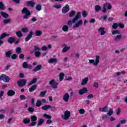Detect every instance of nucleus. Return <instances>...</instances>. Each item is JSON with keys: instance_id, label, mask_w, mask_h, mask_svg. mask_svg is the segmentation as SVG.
<instances>
[{"instance_id": "f257e3e1", "label": "nucleus", "mask_w": 127, "mask_h": 127, "mask_svg": "<svg viewBox=\"0 0 127 127\" xmlns=\"http://www.w3.org/2000/svg\"><path fill=\"white\" fill-rule=\"evenodd\" d=\"M81 17H82L81 12H78L72 20H69L67 21V25L68 27L72 26V24H73V23H76V21H78Z\"/></svg>"}, {"instance_id": "f03ea898", "label": "nucleus", "mask_w": 127, "mask_h": 127, "mask_svg": "<svg viewBox=\"0 0 127 127\" xmlns=\"http://www.w3.org/2000/svg\"><path fill=\"white\" fill-rule=\"evenodd\" d=\"M22 13H24L25 15L23 17V19H27L28 18V16L31 15V13L30 11L28 10V9L26 7H24L22 9Z\"/></svg>"}, {"instance_id": "7ed1b4c3", "label": "nucleus", "mask_w": 127, "mask_h": 127, "mask_svg": "<svg viewBox=\"0 0 127 127\" xmlns=\"http://www.w3.org/2000/svg\"><path fill=\"white\" fill-rule=\"evenodd\" d=\"M107 7L108 10L111 9L112 8V4L108 2H106L104 4H103V6L102 9V12H103V13H106V12H107Z\"/></svg>"}, {"instance_id": "20e7f679", "label": "nucleus", "mask_w": 127, "mask_h": 127, "mask_svg": "<svg viewBox=\"0 0 127 127\" xmlns=\"http://www.w3.org/2000/svg\"><path fill=\"white\" fill-rule=\"evenodd\" d=\"M90 64H93L94 66H98L99 63H100V56H96L95 61L94 60H89Z\"/></svg>"}, {"instance_id": "39448f33", "label": "nucleus", "mask_w": 127, "mask_h": 127, "mask_svg": "<svg viewBox=\"0 0 127 127\" xmlns=\"http://www.w3.org/2000/svg\"><path fill=\"white\" fill-rule=\"evenodd\" d=\"M70 117H71V112L66 110L64 112V114L62 116V118L63 120H64V121H68Z\"/></svg>"}, {"instance_id": "423d86ee", "label": "nucleus", "mask_w": 127, "mask_h": 127, "mask_svg": "<svg viewBox=\"0 0 127 127\" xmlns=\"http://www.w3.org/2000/svg\"><path fill=\"white\" fill-rule=\"evenodd\" d=\"M31 124L29 125V127H35L36 126V121H37V117L35 116H31Z\"/></svg>"}, {"instance_id": "0eeeda50", "label": "nucleus", "mask_w": 127, "mask_h": 127, "mask_svg": "<svg viewBox=\"0 0 127 127\" xmlns=\"http://www.w3.org/2000/svg\"><path fill=\"white\" fill-rule=\"evenodd\" d=\"M49 85L53 89H57L58 88V83L55 82V80L54 79L50 81Z\"/></svg>"}, {"instance_id": "6e6552de", "label": "nucleus", "mask_w": 127, "mask_h": 127, "mask_svg": "<svg viewBox=\"0 0 127 127\" xmlns=\"http://www.w3.org/2000/svg\"><path fill=\"white\" fill-rule=\"evenodd\" d=\"M26 82H27L26 79L20 80L19 81H17L18 86H19V87H23V86H25Z\"/></svg>"}, {"instance_id": "1a4fd4ad", "label": "nucleus", "mask_w": 127, "mask_h": 127, "mask_svg": "<svg viewBox=\"0 0 127 127\" xmlns=\"http://www.w3.org/2000/svg\"><path fill=\"white\" fill-rule=\"evenodd\" d=\"M83 24V20L80 19L73 25L74 28H78Z\"/></svg>"}, {"instance_id": "9d476101", "label": "nucleus", "mask_w": 127, "mask_h": 127, "mask_svg": "<svg viewBox=\"0 0 127 127\" xmlns=\"http://www.w3.org/2000/svg\"><path fill=\"white\" fill-rule=\"evenodd\" d=\"M70 98V95L68 93H65L63 96V100L64 102L67 103L69 102V99Z\"/></svg>"}, {"instance_id": "9b49d317", "label": "nucleus", "mask_w": 127, "mask_h": 127, "mask_svg": "<svg viewBox=\"0 0 127 127\" xmlns=\"http://www.w3.org/2000/svg\"><path fill=\"white\" fill-rule=\"evenodd\" d=\"M69 9L70 7H69V5L66 4L65 6H64L62 9V11L63 13H66V12H68Z\"/></svg>"}, {"instance_id": "f8f14e48", "label": "nucleus", "mask_w": 127, "mask_h": 127, "mask_svg": "<svg viewBox=\"0 0 127 127\" xmlns=\"http://www.w3.org/2000/svg\"><path fill=\"white\" fill-rule=\"evenodd\" d=\"M125 73L126 71L125 70H123L121 72H117L113 74V77L116 78L117 77V76H120L121 74H122L123 75H125Z\"/></svg>"}, {"instance_id": "ddd939ff", "label": "nucleus", "mask_w": 127, "mask_h": 127, "mask_svg": "<svg viewBox=\"0 0 127 127\" xmlns=\"http://www.w3.org/2000/svg\"><path fill=\"white\" fill-rule=\"evenodd\" d=\"M122 34L117 35L116 36L114 37V41L115 42H119L122 39Z\"/></svg>"}, {"instance_id": "4468645a", "label": "nucleus", "mask_w": 127, "mask_h": 127, "mask_svg": "<svg viewBox=\"0 0 127 127\" xmlns=\"http://www.w3.org/2000/svg\"><path fill=\"white\" fill-rule=\"evenodd\" d=\"M88 92V90L86 87H84L83 89L79 90V95H83V94H85Z\"/></svg>"}, {"instance_id": "2eb2a0df", "label": "nucleus", "mask_w": 127, "mask_h": 127, "mask_svg": "<svg viewBox=\"0 0 127 127\" xmlns=\"http://www.w3.org/2000/svg\"><path fill=\"white\" fill-rule=\"evenodd\" d=\"M33 35V32L30 31L27 36L25 38V41H28V40H30V39L32 37V36Z\"/></svg>"}, {"instance_id": "dca6fc26", "label": "nucleus", "mask_w": 127, "mask_h": 127, "mask_svg": "<svg viewBox=\"0 0 127 127\" xmlns=\"http://www.w3.org/2000/svg\"><path fill=\"white\" fill-rule=\"evenodd\" d=\"M109 110V107H108V106H106L105 107L101 108H99V111L100 112H103V113H107L108 112V111Z\"/></svg>"}, {"instance_id": "f3484780", "label": "nucleus", "mask_w": 127, "mask_h": 127, "mask_svg": "<svg viewBox=\"0 0 127 127\" xmlns=\"http://www.w3.org/2000/svg\"><path fill=\"white\" fill-rule=\"evenodd\" d=\"M58 62V60L56 58H51L49 60L48 63L51 64L52 63H57Z\"/></svg>"}, {"instance_id": "a211bd4d", "label": "nucleus", "mask_w": 127, "mask_h": 127, "mask_svg": "<svg viewBox=\"0 0 127 127\" xmlns=\"http://www.w3.org/2000/svg\"><path fill=\"white\" fill-rule=\"evenodd\" d=\"M98 31L100 32L101 35H105L106 34V31H105L104 27H101L98 29Z\"/></svg>"}, {"instance_id": "6ab92c4d", "label": "nucleus", "mask_w": 127, "mask_h": 127, "mask_svg": "<svg viewBox=\"0 0 127 127\" xmlns=\"http://www.w3.org/2000/svg\"><path fill=\"white\" fill-rule=\"evenodd\" d=\"M41 68H42V65H41V64H38L37 65L36 67H35L33 69V71H34V72H37V71H39L40 70H41Z\"/></svg>"}, {"instance_id": "aec40b11", "label": "nucleus", "mask_w": 127, "mask_h": 127, "mask_svg": "<svg viewBox=\"0 0 127 127\" xmlns=\"http://www.w3.org/2000/svg\"><path fill=\"white\" fill-rule=\"evenodd\" d=\"M15 94V92L13 90H9L7 91V95L9 96V97H11L12 96H14Z\"/></svg>"}, {"instance_id": "412c9836", "label": "nucleus", "mask_w": 127, "mask_h": 127, "mask_svg": "<svg viewBox=\"0 0 127 127\" xmlns=\"http://www.w3.org/2000/svg\"><path fill=\"white\" fill-rule=\"evenodd\" d=\"M88 81H89V78L86 77L84 79H82L81 81V85L82 86H84V85H86L87 83H88Z\"/></svg>"}, {"instance_id": "4be33fe9", "label": "nucleus", "mask_w": 127, "mask_h": 127, "mask_svg": "<svg viewBox=\"0 0 127 127\" xmlns=\"http://www.w3.org/2000/svg\"><path fill=\"white\" fill-rule=\"evenodd\" d=\"M7 41H8V43H10V44H12V43H13V42H14V41H15V38H14L13 37H9Z\"/></svg>"}, {"instance_id": "5701e85b", "label": "nucleus", "mask_w": 127, "mask_h": 127, "mask_svg": "<svg viewBox=\"0 0 127 127\" xmlns=\"http://www.w3.org/2000/svg\"><path fill=\"white\" fill-rule=\"evenodd\" d=\"M70 48H71L70 46H64V47L62 50L63 53H65L67 52L68 50H69Z\"/></svg>"}, {"instance_id": "b1692460", "label": "nucleus", "mask_w": 127, "mask_h": 127, "mask_svg": "<svg viewBox=\"0 0 127 127\" xmlns=\"http://www.w3.org/2000/svg\"><path fill=\"white\" fill-rule=\"evenodd\" d=\"M37 82V78H33L31 81H30L28 85V86H32V85H33V84H35Z\"/></svg>"}, {"instance_id": "393cba45", "label": "nucleus", "mask_w": 127, "mask_h": 127, "mask_svg": "<svg viewBox=\"0 0 127 127\" xmlns=\"http://www.w3.org/2000/svg\"><path fill=\"white\" fill-rule=\"evenodd\" d=\"M35 4V2L32 1H28L27 3V5H28V6H31V7H33Z\"/></svg>"}, {"instance_id": "a878e982", "label": "nucleus", "mask_w": 127, "mask_h": 127, "mask_svg": "<svg viewBox=\"0 0 127 127\" xmlns=\"http://www.w3.org/2000/svg\"><path fill=\"white\" fill-rule=\"evenodd\" d=\"M36 88H37V85H34L32 86L29 89V92H33L36 90Z\"/></svg>"}, {"instance_id": "bb28decb", "label": "nucleus", "mask_w": 127, "mask_h": 127, "mask_svg": "<svg viewBox=\"0 0 127 127\" xmlns=\"http://www.w3.org/2000/svg\"><path fill=\"white\" fill-rule=\"evenodd\" d=\"M10 79V78L8 77V76H6V75L4 74V78L3 79V81L4 82H5L6 83H8Z\"/></svg>"}, {"instance_id": "cd10ccee", "label": "nucleus", "mask_w": 127, "mask_h": 127, "mask_svg": "<svg viewBox=\"0 0 127 127\" xmlns=\"http://www.w3.org/2000/svg\"><path fill=\"white\" fill-rule=\"evenodd\" d=\"M50 108H52V106L51 105H45L42 107V110H43L44 111H47V110H48V109H50Z\"/></svg>"}, {"instance_id": "c85d7f7f", "label": "nucleus", "mask_w": 127, "mask_h": 127, "mask_svg": "<svg viewBox=\"0 0 127 127\" xmlns=\"http://www.w3.org/2000/svg\"><path fill=\"white\" fill-rule=\"evenodd\" d=\"M0 14H1V16H2L3 17H4V18H7V17H8V14L3 11H1L0 12Z\"/></svg>"}, {"instance_id": "c756f323", "label": "nucleus", "mask_w": 127, "mask_h": 127, "mask_svg": "<svg viewBox=\"0 0 127 127\" xmlns=\"http://www.w3.org/2000/svg\"><path fill=\"white\" fill-rule=\"evenodd\" d=\"M62 30L64 32H67L69 30V27L66 25H64L63 26Z\"/></svg>"}, {"instance_id": "7c9ffc66", "label": "nucleus", "mask_w": 127, "mask_h": 127, "mask_svg": "<svg viewBox=\"0 0 127 127\" xmlns=\"http://www.w3.org/2000/svg\"><path fill=\"white\" fill-rule=\"evenodd\" d=\"M75 14H76V11L71 10L69 13V17H73V16H75Z\"/></svg>"}, {"instance_id": "2f4dec72", "label": "nucleus", "mask_w": 127, "mask_h": 127, "mask_svg": "<svg viewBox=\"0 0 127 127\" xmlns=\"http://www.w3.org/2000/svg\"><path fill=\"white\" fill-rule=\"evenodd\" d=\"M113 114H114V110H113V108H110L107 113L108 116H109L110 117H111V116H112V115Z\"/></svg>"}, {"instance_id": "473e14b6", "label": "nucleus", "mask_w": 127, "mask_h": 127, "mask_svg": "<svg viewBox=\"0 0 127 127\" xmlns=\"http://www.w3.org/2000/svg\"><path fill=\"white\" fill-rule=\"evenodd\" d=\"M5 36H9V34H7L6 33H4L1 35L0 36V39H3Z\"/></svg>"}, {"instance_id": "72a5a7b5", "label": "nucleus", "mask_w": 127, "mask_h": 127, "mask_svg": "<svg viewBox=\"0 0 127 127\" xmlns=\"http://www.w3.org/2000/svg\"><path fill=\"white\" fill-rule=\"evenodd\" d=\"M101 9H102V8H101V6H100V5H96L95 6V11H97V12L100 11V10H101Z\"/></svg>"}, {"instance_id": "f704fd0d", "label": "nucleus", "mask_w": 127, "mask_h": 127, "mask_svg": "<svg viewBox=\"0 0 127 127\" xmlns=\"http://www.w3.org/2000/svg\"><path fill=\"white\" fill-rule=\"evenodd\" d=\"M65 74L64 73L61 72L59 75L60 81H63Z\"/></svg>"}, {"instance_id": "c9c22d12", "label": "nucleus", "mask_w": 127, "mask_h": 127, "mask_svg": "<svg viewBox=\"0 0 127 127\" xmlns=\"http://www.w3.org/2000/svg\"><path fill=\"white\" fill-rule=\"evenodd\" d=\"M16 35L17 36V37L20 38V37H22V32H21L20 31H18L16 32Z\"/></svg>"}, {"instance_id": "e433bc0d", "label": "nucleus", "mask_w": 127, "mask_h": 127, "mask_svg": "<svg viewBox=\"0 0 127 127\" xmlns=\"http://www.w3.org/2000/svg\"><path fill=\"white\" fill-rule=\"evenodd\" d=\"M35 34L36 36H40L42 35V32L40 30H37L35 31Z\"/></svg>"}, {"instance_id": "4c0bfd02", "label": "nucleus", "mask_w": 127, "mask_h": 127, "mask_svg": "<svg viewBox=\"0 0 127 127\" xmlns=\"http://www.w3.org/2000/svg\"><path fill=\"white\" fill-rule=\"evenodd\" d=\"M0 9H1V10H4V9H5L4 4L1 1L0 2Z\"/></svg>"}, {"instance_id": "58836bf2", "label": "nucleus", "mask_w": 127, "mask_h": 127, "mask_svg": "<svg viewBox=\"0 0 127 127\" xmlns=\"http://www.w3.org/2000/svg\"><path fill=\"white\" fill-rule=\"evenodd\" d=\"M15 52L17 53V54H20L21 53V48L17 47L15 49Z\"/></svg>"}, {"instance_id": "ea45409f", "label": "nucleus", "mask_w": 127, "mask_h": 127, "mask_svg": "<svg viewBox=\"0 0 127 127\" xmlns=\"http://www.w3.org/2000/svg\"><path fill=\"white\" fill-rule=\"evenodd\" d=\"M41 7H42V6L40 4H38L36 6V10H38V11H40L41 10Z\"/></svg>"}, {"instance_id": "a19ab883", "label": "nucleus", "mask_w": 127, "mask_h": 127, "mask_svg": "<svg viewBox=\"0 0 127 127\" xmlns=\"http://www.w3.org/2000/svg\"><path fill=\"white\" fill-rule=\"evenodd\" d=\"M11 55V51H9L5 53V56L7 58H10Z\"/></svg>"}, {"instance_id": "79ce46f5", "label": "nucleus", "mask_w": 127, "mask_h": 127, "mask_svg": "<svg viewBox=\"0 0 127 127\" xmlns=\"http://www.w3.org/2000/svg\"><path fill=\"white\" fill-rule=\"evenodd\" d=\"M44 122V120H43V119H40L39 120V122L38 123L37 126H41L43 124Z\"/></svg>"}, {"instance_id": "37998d69", "label": "nucleus", "mask_w": 127, "mask_h": 127, "mask_svg": "<svg viewBox=\"0 0 127 127\" xmlns=\"http://www.w3.org/2000/svg\"><path fill=\"white\" fill-rule=\"evenodd\" d=\"M118 27H119V25L118 23H114L112 25V28L113 29H117V28H118Z\"/></svg>"}, {"instance_id": "c03bdc74", "label": "nucleus", "mask_w": 127, "mask_h": 127, "mask_svg": "<svg viewBox=\"0 0 127 127\" xmlns=\"http://www.w3.org/2000/svg\"><path fill=\"white\" fill-rule=\"evenodd\" d=\"M120 33H121V32H120V31L117 30H113L112 31V34H113V35H115L116 34H118L119 35Z\"/></svg>"}, {"instance_id": "a18cd8bd", "label": "nucleus", "mask_w": 127, "mask_h": 127, "mask_svg": "<svg viewBox=\"0 0 127 127\" xmlns=\"http://www.w3.org/2000/svg\"><path fill=\"white\" fill-rule=\"evenodd\" d=\"M42 104V103L41 102V101L38 100H37V103L36 104V107H41V104Z\"/></svg>"}, {"instance_id": "49530a36", "label": "nucleus", "mask_w": 127, "mask_h": 127, "mask_svg": "<svg viewBox=\"0 0 127 127\" xmlns=\"http://www.w3.org/2000/svg\"><path fill=\"white\" fill-rule=\"evenodd\" d=\"M47 93V91H43L41 92L40 94V97H44L45 96V94Z\"/></svg>"}, {"instance_id": "de8ad7c7", "label": "nucleus", "mask_w": 127, "mask_h": 127, "mask_svg": "<svg viewBox=\"0 0 127 127\" xmlns=\"http://www.w3.org/2000/svg\"><path fill=\"white\" fill-rule=\"evenodd\" d=\"M43 118H45V119H48V120H50V119H51V118H52L51 117V116L47 115L46 114H45L43 115Z\"/></svg>"}, {"instance_id": "09e8293b", "label": "nucleus", "mask_w": 127, "mask_h": 127, "mask_svg": "<svg viewBox=\"0 0 127 127\" xmlns=\"http://www.w3.org/2000/svg\"><path fill=\"white\" fill-rule=\"evenodd\" d=\"M61 4H56L53 6V7L57 8V9H59V8H61Z\"/></svg>"}, {"instance_id": "8fccbe9b", "label": "nucleus", "mask_w": 127, "mask_h": 127, "mask_svg": "<svg viewBox=\"0 0 127 127\" xmlns=\"http://www.w3.org/2000/svg\"><path fill=\"white\" fill-rule=\"evenodd\" d=\"M34 108L33 107H29L28 108V111L29 112V113H33V112H34Z\"/></svg>"}, {"instance_id": "3c124183", "label": "nucleus", "mask_w": 127, "mask_h": 127, "mask_svg": "<svg viewBox=\"0 0 127 127\" xmlns=\"http://www.w3.org/2000/svg\"><path fill=\"white\" fill-rule=\"evenodd\" d=\"M23 121L24 124H29V123H30V120L28 119H24L23 120Z\"/></svg>"}, {"instance_id": "603ef678", "label": "nucleus", "mask_w": 127, "mask_h": 127, "mask_svg": "<svg viewBox=\"0 0 127 127\" xmlns=\"http://www.w3.org/2000/svg\"><path fill=\"white\" fill-rule=\"evenodd\" d=\"M40 55H41V53L39 51L35 52V57H40Z\"/></svg>"}, {"instance_id": "864d4df0", "label": "nucleus", "mask_w": 127, "mask_h": 127, "mask_svg": "<svg viewBox=\"0 0 127 127\" xmlns=\"http://www.w3.org/2000/svg\"><path fill=\"white\" fill-rule=\"evenodd\" d=\"M28 65V64H27V63L26 62H25L23 63L22 67H23V68L26 69V68H27Z\"/></svg>"}, {"instance_id": "5fc2aeb1", "label": "nucleus", "mask_w": 127, "mask_h": 127, "mask_svg": "<svg viewBox=\"0 0 127 127\" xmlns=\"http://www.w3.org/2000/svg\"><path fill=\"white\" fill-rule=\"evenodd\" d=\"M41 50V49L39 47H38L37 46H35L34 47V51L35 52H36V51H40Z\"/></svg>"}, {"instance_id": "6e6d98bb", "label": "nucleus", "mask_w": 127, "mask_h": 127, "mask_svg": "<svg viewBox=\"0 0 127 127\" xmlns=\"http://www.w3.org/2000/svg\"><path fill=\"white\" fill-rule=\"evenodd\" d=\"M21 31L24 33H26V32H28V29L27 28H23L21 29Z\"/></svg>"}, {"instance_id": "4d7b16f0", "label": "nucleus", "mask_w": 127, "mask_h": 127, "mask_svg": "<svg viewBox=\"0 0 127 127\" xmlns=\"http://www.w3.org/2000/svg\"><path fill=\"white\" fill-rule=\"evenodd\" d=\"M118 26L121 29L125 28V25L122 23H118Z\"/></svg>"}, {"instance_id": "13d9d810", "label": "nucleus", "mask_w": 127, "mask_h": 127, "mask_svg": "<svg viewBox=\"0 0 127 127\" xmlns=\"http://www.w3.org/2000/svg\"><path fill=\"white\" fill-rule=\"evenodd\" d=\"M79 113L80 115H84V114H85V110H84V109H80L79 111Z\"/></svg>"}, {"instance_id": "bf43d9fd", "label": "nucleus", "mask_w": 127, "mask_h": 127, "mask_svg": "<svg viewBox=\"0 0 127 127\" xmlns=\"http://www.w3.org/2000/svg\"><path fill=\"white\" fill-rule=\"evenodd\" d=\"M41 50H42V51H46V50H48V48L45 46H44L42 47Z\"/></svg>"}, {"instance_id": "052dcab7", "label": "nucleus", "mask_w": 127, "mask_h": 127, "mask_svg": "<svg viewBox=\"0 0 127 127\" xmlns=\"http://www.w3.org/2000/svg\"><path fill=\"white\" fill-rule=\"evenodd\" d=\"M88 15V14L86 11H82V16L83 17H86Z\"/></svg>"}, {"instance_id": "680f3d73", "label": "nucleus", "mask_w": 127, "mask_h": 127, "mask_svg": "<svg viewBox=\"0 0 127 127\" xmlns=\"http://www.w3.org/2000/svg\"><path fill=\"white\" fill-rule=\"evenodd\" d=\"M4 23H5V24H7V23H9V22H10V19H7L6 20H4L3 21Z\"/></svg>"}, {"instance_id": "e2e57ef3", "label": "nucleus", "mask_w": 127, "mask_h": 127, "mask_svg": "<svg viewBox=\"0 0 127 127\" xmlns=\"http://www.w3.org/2000/svg\"><path fill=\"white\" fill-rule=\"evenodd\" d=\"M109 116V115H108V114H105L102 116V119L103 120H107V119H108V117Z\"/></svg>"}, {"instance_id": "0e129e2a", "label": "nucleus", "mask_w": 127, "mask_h": 127, "mask_svg": "<svg viewBox=\"0 0 127 127\" xmlns=\"http://www.w3.org/2000/svg\"><path fill=\"white\" fill-rule=\"evenodd\" d=\"M20 99L21 100H26V97H25V96L24 95H20Z\"/></svg>"}, {"instance_id": "69168bd1", "label": "nucleus", "mask_w": 127, "mask_h": 127, "mask_svg": "<svg viewBox=\"0 0 127 127\" xmlns=\"http://www.w3.org/2000/svg\"><path fill=\"white\" fill-rule=\"evenodd\" d=\"M19 58V59H23V58H24V55H23V54H20Z\"/></svg>"}, {"instance_id": "338daca9", "label": "nucleus", "mask_w": 127, "mask_h": 127, "mask_svg": "<svg viewBox=\"0 0 127 127\" xmlns=\"http://www.w3.org/2000/svg\"><path fill=\"white\" fill-rule=\"evenodd\" d=\"M12 59H16L17 56L16 54H13L11 56Z\"/></svg>"}, {"instance_id": "774afa93", "label": "nucleus", "mask_w": 127, "mask_h": 127, "mask_svg": "<svg viewBox=\"0 0 127 127\" xmlns=\"http://www.w3.org/2000/svg\"><path fill=\"white\" fill-rule=\"evenodd\" d=\"M121 114V108H118V109L117 111L116 114L119 116V115H120Z\"/></svg>"}]
</instances>
